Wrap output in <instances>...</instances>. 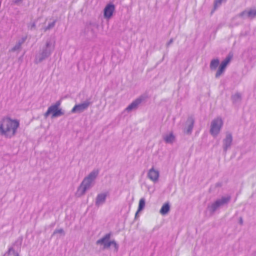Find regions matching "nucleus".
Instances as JSON below:
<instances>
[{"mask_svg":"<svg viewBox=\"0 0 256 256\" xmlns=\"http://www.w3.org/2000/svg\"><path fill=\"white\" fill-rule=\"evenodd\" d=\"M19 126V120L10 118H4L0 122V134L11 138L16 134Z\"/></svg>","mask_w":256,"mask_h":256,"instance_id":"1","label":"nucleus"},{"mask_svg":"<svg viewBox=\"0 0 256 256\" xmlns=\"http://www.w3.org/2000/svg\"><path fill=\"white\" fill-rule=\"evenodd\" d=\"M98 170H94L92 171L84 178L78 188L76 196L80 197L84 195L86 190H89L94 184V180L98 176Z\"/></svg>","mask_w":256,"mask_h":256,"instance_id":"2","label":"nucleus"},{"mask_svg":"<svg viewBox=\"0 0 256 256\" xmlns=\"http://www.w3.org/2000/svg\"><path fill=\"white\" fill-rule=\"evenodd\" d=\"M55 48V41L52 39H48L44 46L42 48L39 53L36 56L34 62L38 64L49 57Z\"/></svg>","mask_w":256,"mask_h":256,"instance_id":"3","label":"nucleus"},{"mask_svg":"<svg viewBox=\"0 0 256 256\" xmlns=\"http://www.w3.org/2000/svg\"><path fill=\"white\" fill-rule=\"evenodd\" d=\"M223 124L224 122L221 118H217L214 119L210 123V134L214 137L216 136L219 134Z\"/></svg>","mask_w":256,"mask_h":256,"instance_id":"4","label":"nucleus"},{"mask_svg":"<svg viewBox=\"0 0 256 256\" xmlns=\"http://www.w3.org/2000/svg\"><path fill=\"white\" fill-rule=\"evenodd\" d=\"M85 32L88 38L94 39L96 38L98 32V25L96 24H90L87 26Z\"/></svg>","mask_w":256,"mask_h":256,"instance_id":"5","label":"nucleus"},{"mask_svg":"<svg viewBox=\"0 0 256 256\" xmlns=\"http://www.w3.org/2000/svg\"><path fill=\"white\" fill-rule=\"evenodd\" d=\"M230 196H222V198L217 200L208 206V210L214 212L220 207L226 204L230 200Z\"/></svg>","mask_w":256,"mask_h":256,"instance_id":"6","label":"nucleus"},{"mask_svg":"<svg viewBox=\"0 0 256 256\" xmlns=\"http://www.w3.org/2000/svg\"><path fill=\"white\" fill-rule=\"evenodd\" d=\"M238 16L244 19L252 20L256 16V7L248 8L240 13Z\"/></svg>","mask_w":256,"mask_h":256,"instance_id":"7","label":"nucleus"},{"mask_svg":"<svg viewBox=\"0 0 256 256\" xmlns=\"http://www.w3.org/2000/svg\"><path fill=\"white\" fill-rule=\"evenodd\" d=\"M160 176L159 170L154 166L152 167L148 172V178L153 182H158Z\"/></svg>","mask_w":256,"mask_h":256,"instance_id":"8","label":"nucleus"},{"mask_svg":"<svg viewBox=\"0 0 256 256\" xmlns=\"http://www.w3.org/2000/svg\"><path fill=\"white\" fill-rule=\"evenodd\" d=\"M92 103L90 99H87L82 103L75 105L71 112L86 110L92 104Z\"/></svg>","mask_w":256,"mask_h":256,"instance_id":"9","label":"nucleus"},{"mask_svg":"<svg viewBox=\"0 0 256 256\" xmlns=\"http://www.w3.org/2000/svg\"><path fill=\"white\" fill-rule=\"evenodd\" d=\"M145 97L141 96L133 101L126 108L127 111L135 110L142 102L144 100Z\"/></svg>","mask_w":256,"mask_h":256,"instance_id":"10","label":"nucleus"},{"mask_svg":"<svg viewBox=\"0 0 256 256\" xmlns=\"http://www.w3.org/2000/svg\"><path fill=\"white\" fill-rule=\"evenodd\" d=\"M110 234H107L104 237L98 240L96 242V244H98L102 245L104 248H109L110 246L111 240H110Z\"/></svg>","mask_w":256,"mask_h":256,"instance_id":"11","label":"nucleus"},{"mask_svg":"<svg viewBox=\"0 0 256 256\" xmlns=\"http://www.w3.org/2000/svg\"><path fill=\"white\" fill-rule=\"evenodd\" d=\"M115 10V6L113 4H108L106 6L104 10V18L110 19L112 16Z\"/></svg>","mask_w":256,"mask_h":256,"instance_id":"12","label":"nucleus"},{"mask_svg":"<svg viewBox=\"0 0 256 256\" xmlns=\"http://www.w3.org/2000/svg\"><path fill=\"white\" fill-rule=\"evenodd\" d=\"M162 138L166 144H172L176 141V136L172 132H168L162 136Z\"/></svg>","mask_w":256,"mask_h":256,"instance_id":"13","label":"nucleus"},{"mask_svg":"<svg viewBox=\"0 0 256 256\" xmlns=\"http://www.w3.org/2000/svg\"><path fill=\"white\" fill-rule=\"evenodd\" d=\"M194 120L192 118L188 119L184 129V132L186 134H190L194 127Z\"/></svg>","mask_w":256,"mask_h":256,"instance_id":"14","label":"nucleus"},{"mask_svg":"<svg viewBox=\"0 0 256 256\" xmlns=\"http://www.w3.org/2000/svg\"><path fill=\"white\" fill-rule=\"evenodd\" d=\"M232 140V135L229 133L226 134V137L223 140V148L224 151H226L230 148Z\"/></svg>","mask_w":256,"mask_h":256,"instance_id":"15","label":"nucleus"},{"mask_svg":"<svg viewBox=\"0 0 256 256\" xmlns=\"http://www.w3.org/2000/svg\"><path fill=\"white\" fill-rule=\"evenodd\" d=\"M107 194L105 192L98 194L96 200V205L98 206H102L106 201Z\"/></svg>","mask_w":256,"mask_h":256,"instance_id":"16","label":"nucleus"},{"mask_svg":"<svg viewBox=\"0 0 256 256\" xmlns=\"http://www.w3.org/2000/svg\"><path fill=\"white\" fill-rule=\"evenodd\" d=\"M61 101L58 100L54 104L50 106L46 112H61L62 109L60 108Z\"/></svg>","mask_w":256,"mask_h":256,"instance_id":"17","label":"nucleus"},{"mask_svg":"<svg viewBox=\"0 0 256 256\" xmlns=\"http://www.w3.org/2000/svg\"><path fill=\"white\" fill-rule=\"evenodd\" d=\"M170 210V205L168 202L164 203L162 206L160 212L162 216H165L168 214Z\"/></svg>","mask_w":256,"mask_h":256,"instance_id":"18","label":"nucleus"},{"mask_svg":"<svg viewBox=\"0 0 256 256\" xmlns=\"http://www.w3.org/2000/svg\"><path fill=\"white\" fill-rule=\"evenodd\" d=\"M146 205V200L144 198H142L140 199L138 204V210L136 214V216H137L138 212L143 210L144 208Z\"/></svg>","mask_w":256,"mask_h":256,"instance_id":"19","label":"nucleus"},{"mask_svg":"<svg viewBox=\"0 0 256 256\" xmlns=\"http://www.w3.org/2000/svg\"><path fill=\"white\" fill-rule=\"evenodd\" d=\"M220 64L218 59H213L210 62V68L211 70H215Z\"/></svg>","mask_w":256,"mask_h":256,"instance_id":"20","label":"nucleus"},{"mask_svg":"<svg viewBox=\"0 0 256 256\" xmlns=\"http://www.w3.org/2000/svg\"><path fill=\"white\" fill-rule=\"evenodd\" d=\"M230 60H231V56H227L225 60H224L222 62L221 64H220V65L224 68H226L228 64L230 63Z\"/></svg>","mask_w":256,"mask_h":256,"instance_id":"21","label":"nucleus"},{"mask_svg":"<svg viewBox=\"0 0 256 256\" xmlns=\"http://www.w3.org/2000/svg\"><path fill=\"white\" fill-rule=\"evenodd\" d=\"M226 68L220 65V66L216 74V78H219L225 71Z\"/></svg>","mask_w":256,"mask_h":256,"instance_id":"22","label":"nucleus"},{"mask_svg":"<svg viewBox=\"0 0 256 256\" xmlns=\"http://www.w3.org/2000/svg\"><path fill=\"white\" fill-rule=\"evenodd\" d=\"M241 94L238 93L235 94L232 96V100L234 102H237L241 100Z\"/></svg>","mask_w":256,"mask_h":256,"instance_id":"23","label":"nucleus"},{"mask_svg":"<svg viewBox=\"0 0 256 256\" xmlns=\"http://www.w3.org/2000/svg\"><path fill=\"white\" fill-rule=\"evenodd\" d=\"M110 246L114 248V252H117L118 251L119 246L115 240H111Z\"/></svg>","mask_w":256,"mask_h":256,"instance_id":"24","label":"nucleus"},{"mask_svg":"<svg viewBox=\"0 0 256 256\" xmlns=\"http://www.w3.org/2000/svg\"><path fill=\"white\" fill-rule=\"evenodd\" d=\"M56 24V20L53 21L52 22L48 24V25L44 28V30L46 32L48 30H50L53 28Z\"/></svg>","mask_w":256,"mask_h":256,"instance_id":"25","label":"nucleus"},{"mask_svg":"<svg viewBox=\"0 0 256 256\" xmlns=\"http://www.w3.org/2000/svg\"><path fill=\"white\" fill-rule=\"evenodd\" d=\"M21 46L16 42L15 46L11 49V52H16L17 50H20L21 48Z\"/></svg>","mask_w":256,"mask_h":256,"instance_id":"26","label":"nucleus"},{"mask_svg":"<svg viewBox=\"0 0 256 256\" xmlns=\"http://www.w3.org/2000/svg\"><path fill=\"white\" fill-rule=\"evenodd\" d=\"M226 0H215L214 8H216V7L219 6L222 2Z\"/></svg>","mask_w":256,"mask_h":256,"instance_id":"27","label":"nucleus"},{"mask_svg":"<svg viewBox=\"0 0 256 256\" xmlns=\"http://www.w3.org/2000/svg\"><path fill=\"white\" fill-rule=\"evenodd\" d=\"M64 234V231L63 229L60 228L58 230H56L54 232V234Z\"/></svg>","mask_w":256,"mask_h":256,"instance_id":"28","label":"nucleus"},{"mask_svg":"<svg viewBox=\"0 0 256 256\" xmlns=\"http://www.w3.org/2000/svg\"><path fill=\"white\" fill-rule=\"evenodd\" d=\"M26 39V37H22L21 39L19 40L17 42L18 44H20L21 46L24 42Z\"/></svg>","mask_w":256,"mask_h":256,"instance_id":"29","label":"nucleus"},{"mask_svg":"<svg viewBox=\"0 0 256 256\" xmlns=\"http://www.w3.org/2000/svg\"><path fill=\"white\" fill-rule=\"evenodd\" d=\"M52 118H54L61 116V114L62 113H52Z\"/></svg>","mask_w":256,"mask_h":256,"instance_id":"30","label":"nucleus"},{"mask_svg":"<svg viewBox=\"0 0 256 256\" xmlns=\"http://www.w3.org/2000/svg\"><path fill=\"white\" fill-rule=\"evenodd\" d=\"M173 42V39L171 38L170 41L168 42L167 46H168Z\"/></svg>","mask_w":256,"mask_h":256,"instance_id":"31","label":"nucleus"},{"mask_svg":"<svg viewBox=\"0 0 256 256\" xmlns=\"http://www.w3.org/2000/svg\"><path fill=\"white\" fill-rule=\"evenodd\" d=\"M22 0H15L14 2L16 4H18L22 2Z\"/></svg>","mask_w":256,"mask_h":256,"instance_id":"32","label":"nucleus"},{"mask_svg":"<svg viewBox=\"0 0 256 256\" xmlns=\"http://www.w3.org/2000/svg\"><path fill=\"white\" fill-rule=\"evenodd\" d=\"M50 114V113H48V112L45 113V114H44V118H46L49 116V114Z\"/></svg>","mask_w":256,"mask_h":256,"instance_id":"33","label":"nucleus"},{"mask_svg":"<svg viewBox=\"0 0 256 256\" xmlns=\"http://www.w3.org/2000/svg\"><path fill=\"white\" fill-rule=\"evenodd\" d=\"M35 26V24L34 23H33L32 26V28H31V29L32 28H34Z\"/></svg>","mask_w":256,"mask_h":256,"instance_id":"34","label":"nucleus"},{"mask_svg":"<svg viewBox=\"0 0 256 256\" xmlns=\"http://www.w3.org/2000/svg\"><path fill=\"white\" fill-rule=\"evenodd\" d=\"M242 218H240V223H242Z\"/></svg>","mask_w":256,"mask_h":256,"instance_id":"35","label":"nucleus"},{"mask_svg":"<svg viewBox=\"0 0 256 256\" xmlns=\"http://www.w3.org/2000/svg\"><path fill=\"white\" fill-rule=\"evenodd\" d=\"M15 256H19L18 254H16L15 255Z\"/></svg>","mask_w":256,"mask_h":256,"instance_id":"36","label":"nucleus"},{"mask_svg":"<svg viewBox=\"0 0 256 256\" xmlns=\"http://www.w3.org/2000/svg\"><path fill=\"white\" fill-rule=\"evenodd\" d=\"M12 250V248H10V249H9V251H10V250Z\"/></svg>","mask_w":256,"mask_h":256,"instance_id":"37","label":"nucleus"}]
</instances>
